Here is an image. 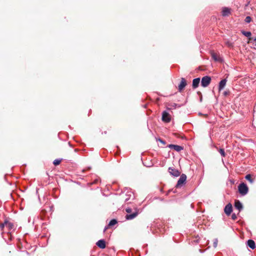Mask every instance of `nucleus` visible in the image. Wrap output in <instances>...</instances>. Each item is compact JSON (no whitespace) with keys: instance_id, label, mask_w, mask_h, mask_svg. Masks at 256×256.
<instances>
[{"instance_id":"29","label":"nucleus","mask_w":256,"mask_h":256,"mask_svg":"<svg viewBox=\"0 0 256 256\" xmlns=\"http://www.w3.org/2000/svg\"><path fill=\"white\" fill-rule=\"evenodd\" d=\"M174 144H170L168 146V147L170 148V149H174Z\"/></svg>"},{"instance_id":"31","label":"nucleus","mask_w":256,"mask_h":256,"mask_svg":"<svg viewBox=\"0 0 256 256\" xmlns=\"http://www.w3.org/2000/svg\"><path fill=\"white\" fill-rule=\"evenodd\" d=\"M159 140L161 143H162V144H166V142H164V140H162V139H159V140Z\"/></svg>"},{"instance_id":"7","label":"nucleus","mask_w":256,"mask_h":256,"mask_svg":"<svg viewBox=\"0 0 256 256\" xmlns=\"http://www.w3.org/2000/svg\"><path fill=\"white\" fill-rule=\"evenodd\" d=\"M186 85V82L184 78H182L179 85L178 86V92H181Z\"/></svg>"},{"instance_id":"22","label":"nucleus","mask_w":256,"mask_h":256,"mask_svg":"<svg viewBox=\"0 0 256 256\" xmlns=\"http://www.w3.org/2000/svg\"><path fill=\"white\" fill-rule=\"evenodd\" d=\"M7 223V220H5L4 223H2L0 224V228L1 229V230H2L4 227L6 226Z\"/></svg>"},{"instance_id":"13","label":"nucleus","mask_w":256,"mask_h":256,"mask_svg":"<svg viewBox=\"0 0 256 256\" xmlns=\"http://www.w3.org/2000/svg\"><path fill=\"white\" fill-rule=\"evenodd\" d=\"M200 82V78H194L192 80V88L195 89L198 86Z\"/></svg>"},{"instance_id":"21","label":"nucleus","mask_w":256,"mask_h":256,"mask_svg":"<svg viewBox=\"0 0 256 256\" xmlns=\"http://www.w3.org/2000/svg\"><path fill=\"white\" fill-rule=\"evenodd\" d=\"M245 178L246 180H247L248 181H249L250 183H252L254 182L250 174H247Z\"/></svg>"},{"instance_id":"5","label":"nucleus","mask_w":256,"mask_h":256,"mask_svg":"<svg viewBox=\"0 0 256 256\" xmlns=\"http://www.w3.org/2000/svg\"><path fill=\"white\" fill-rule=\"evenodd\" d=\"M162 120L164 122L168 123L171 120V116L168 112L164 111L162 112Z\"/></svg>"},{"instance_id":"19","label":"nucleus","mask_w":256,"mask_h":256,"mask_svg":"<svg viewBox=\"0 0 256 256\" xmlns=\"http://www.w3.org/2000/svg\"><path fill=\"white\" fill-rule=\"evenodd\" d=\"M242 33L246 37L250 38L252 34L250 32H246V31H242Z\"/></svg>"},{"instance_id":"1","label":"nucleus","mask_w":256,"mask_h":256,"mask_svg":"<svg viewBox=\"0 0 256 256\" xmlns=\"http://www.w3.org/2000/svg\"><path fill=\"white\" fill-rule=\"evenodd\" d=\"M238 190L240 194L242 196L246 195L248 191V188L247 185L244 182L240 184L238 186Z\"/></svg>"},{"instance_id":"23","label":"nucleus","mask_w":256,"mask_h":256,"mask_svg":"<svg viewBox=\"0 0 256 256\" xmlns=\"http://www.w3.org/2000/svg\"><path fill=\"white\" fill-rule=\"evenodd\" d=\"M61 162V160H60V159H56L55 160H54V161L53 162V164L55 166H56V165H58L60 164Z\"/></svg>"},{"instance_id":"14","label":"nucleus","mask_w":256,"mask_h":256,"mask_svg":"<svg viewBox=\"0 0 256 256\" xmlns=\"http://www.w3.org/2000/svg\"><path fill=\"white\" fill-rule=\"evenodd\" d=\"M247 246L252 250L256 248L255 242L252 240H248L247 241Z\"/></svg>"},{"instance_id":"24","label":"nucleus","mask_w":256,"mask_h":256,"mask_svg":"<svg viewBox=\"0 0 256 256\" xmlns=\"http://www.w3.org/2000/svg\"><path fill=\"white\" fill-rule=\"evenodd\" d=\"M219 152L220 154L223 156V157H224L225 156H226V154H225V152H224V149L222 148H220L219 150Z\"/></svg>"},{"instance_id":"16","label":"nucleus","mask_w":256,"mask_h":256,"mask_svg":"<svg viewBox=\"0 0 256 256\" xmlns=\"http://www.w3.org/2000/svg\"><path fill=\"white\" fill-rule=\"evenodd\" d=\"M6 226L8 228V230L10 231L13 229L14 225L12 222H9L8 220H7Z\"/></svg>"},{"instance_id":"3","label":"nucleus","mask_w":256,"mask_h":256,"mask_svg":"<svg viewBox=\"0 0 256 256\" xmlns=\"http://www.w3.org/2000/svg\"><path fill=\"white\" fill-rule=\"evenodd\" d=\"M211 78L209 76H204L202 78L201 80V85L202 87H207L210 83Z\"/></svg>"},{"instance_id":"10","label":"nucleus","mask_w":256,"mask_h":256,"mask_svg":"<svg viewBox=\"0 0 256 256\" xmlns=\"http://www.w3.org/2000/svg\"><path fill=\"white\" fill-rule=\"evenodd\" d=\"M234 206H235L236 208L238 210L239 212H240L243 208V206H242V204L238 200H236L235 201Z\"/></svg>"},{"instance_id":"32","label":"nucleus","mask_w":256,"mask_h":256,"mask_svg":"<svg viewBox=\"0 0 256 256\" xmlns=\"http://www.w3.org/2000/svg\"><path fill=\"white\" fill-rule=\"evenodd\" d=\"M254 41L256 42L255 46H256V38H254Z\"/></svg>"},{"instance_id":"2","label":"nucleus","mask_w":256,"mask_h":256,"mask_svg":"<svg viewBox=\"0 0 256 256\" xmlns=\"http://www.w3.org/2000/svg\"><path fill=\"white\" fill-rule=\"evenodd\" d=\"M124 198L125 202H127L128 204L131 203L132 202H129V200H134V194L130 190H128L125 194Z\"/></svg>"},{"instance_id":"9","label":"nucleus","mask_w":256,"mask_h":256,"mask_svg":"<svg viewBox=\"0 0 256 256\" xmlns=\"http://www.w3.org/2000/svg\"><path fill=\"white\" fill-rule=\"evenodd\" d=\"M227 80L226 78L223 79L220 81L218 84V90L220 92L222 90L226 85Z\"/></svg>"},{"instance_id":"4","label":"nucleus","mask_w":256,"mask_h":256,"mask_svg":"<svg viewBox=\"0 0 256 256\" xmlns=\"http://www.w3.org/2000/svg\"><path fill=\"white\" fill-rule=\"evenodd\" d=\"M186 176L185 174H182L180 178H179L177 184L176 185V188H180L184 184L186 183Z\"/></svg>"},{"instance_id":"15","label":"nucleus","mask_w":256,"mask_h":256,"mask_svg":"<svg viewBox=\"0 0 256 256\" xmlns=\"http://www.w3.org/2000/svg\"><path fill=\"white\" fill-rule=\"evenodd\" d=\"M138 214L137 212H133L132 214H126V218L127 220H131L135 218Z\"/></svg>"},{"instance_id":"11","label":"nucleus","mask_w":256,"mask_h":256,"mask_svg":"<svg viewBox=\"0 0 256 256\" xmlns=\"http://www.w3.org/2000/svg\"><path fill=\"white\" fill-rule=\"evenodd\" d=\"M96 246L100 248L104 249L106 248V242L104 240H98L96 243Z\"/></svg>"},{"instance_id":"33","label":"nucleus","mask_w":256,"mask_h":256,"mask_svg":"<svg viewBox=\"0 0 256 256\" xmlns=\"http://www.w3.org/2000/svg\"><path fill=\"white\" fill-rule=\"evenodd\" d=\"M107 228H108L107 227H106V228H104V232L107 229Z\"/></svg>"},{"instance_id":"8","label":"nucleus","mask_w":256,"mask_h":256,"mask_svg":"<svg viewBox=\"0 0 256 256\" xmlns=\"http://www.w3.org/2000/svg\"><path fill=\"white\" fill-rule=\"evenodd\" d=\"M232 211V207L231 204H226L224 208V212L226 215L230 216Z\"/></svg>"},{"instance_id":"17","label":"nucleus","mask_w":256,"mask_h":256,"mask_svg":"<svg viewBox=\"0 0 256 256\" xmlns=\"http://www.w3.org/2000/svg\"><path fill=\"white\" fill-rule=\"evenodd\" d=\"M212 56L215 61H220V58L218 57L217 54L214 52L212 53Z\"/></svg>"},{"instance_id":"30","label":"nucleus","mask_w":256,"mask_h":256,"mask_svg":"<svg viewBox=\"0 0 256 256\" xmlns=\"http://www.w3.org/2000/svg\"><path fill=\"white\" fill-rule=\"evenodd\" d=\"M177 105H178L177 104H176L175 103H173L172 104L170 105V106L172 108H176V107Z\"/></svg>"},{"instance_id":"25","label":"nucleus","mask_w":256,"mask_h":256,"mask_svg":"<svg viewBox=\"0 0 256 256\" xmlns=\"http://www.w3.org/2000/svg\"><path fill=\"white\" fill-rule=\"evenodd\" d=\"M252 20V18H250V16H247L246 18H245V22H246V23H250Z\"/></svg>"},{"instance_id":"18","label":"nucleus","mask_w":256,"mask_h":256,"mask_svg":"<svg viewBox=\"0 0 256 256\" xmlns=\"http://www.w3.org/2000/svg\"><path fill=\"white\" fill-rule=\"evenodd\" d=\"M174 150L176 151L179 152L183 150V147L180 146L178 145H175L174 148Z\"/></svg>"},{"instance_id":"28","label":"nucleus","mask_w":256,"mask_h":256,"mask_svg":"<svg viewBox=\"0 0 256 256\" xmlns=\"http://www.w3.org/2000/svg\"><path fill=\"white\" fill-rule=\"evenodd\" d=\"M126 211L128 213H130L132 212V209L130 208H127L126 209Z\"/></svg>"},{"instance_id":"6","label":"nucleus","mask_w":256,"mask_h":256,"mask_svg":"<svg viewBox=\"0 0 256 256\" xmlns=\"http://www.w3.org/2000/svg\"><path fill=\"white\" fill-rule=\"evenodd\" d=\"M168 172L172 176L175 177H178L180 175V172L178 170L171 167L168 168Z\"/></svg>"},{"instance_id":"12","label":"nucleus","mask_w":256,"mask_h":256,"mask_svg":"<svg viewBox=\"0 0 256 256\" xmlns=\"http://www.w3.org/2000/svg\"><path fill=\"white\" fill-rule=\"evenodd\" d=\"M230 14V9L226 8L224 7L222 8V16H228Z\"/></svg>"},{"instance_id":"34","label":"nucleus","mask_w":256,"mask_h":256,"mask_svg":"<svg viewBox=\"0 0 256 256\" xmlns=\"http://www.w3.org/2000/svg\"><path fill=\"white\" fill-rule=\"evenodd\" d=\"M97 182H98V180H96L94 181V183H96Z\"/></svg>"},{"instance_id":"26","label":"nucleus","mask_w":256,"mask_h":256,"mask_svg":"<svg viewBox=\"0 0 256 256\" xmlns=\"http://www.w3.org/2000/svg\"><path fill=\"white\" fill-rule=\"evenodd\" d=\"M218 239H215L214 242V247L216 248L218 245Z\"/></svg>"},{"instance_id":"20","label":"nucleus","mask_w":256,"mask_h":256,"mask_svg":"<svg viewBox=\"0 0 256 256\" xmlns=\"http://www.w3.org/2000/svg\"><path fill=\"white\" fill-rule=\"evenodd\" d=\"M116 223H117V220L115 219H112V220H110V221L109 222L108 226H113Z\"/></svg>"},{"instance_id":"27","label":"nucleus","mask_w":256,"mask_h":256,"mask_svg":"<svg viewBox=\"0 0 256 256\" xmlns=\"http://www.w3.org/2000/svg\"><path fill=\"white\" fill-rule=\"evenodd\" d=\"M232 218L233 220H236L237 218L236 215L235 214H232Z\"/></svg>"}]
</instances>
